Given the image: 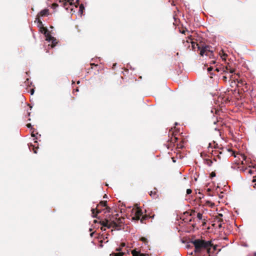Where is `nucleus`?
<instances>
[{
    "instance_id": "obj_30",
    "label": "nucleus",
    "mask_w": 256,
    "mask_h": 256,
    "mask_svg": "<svg viewBox=\"0 0 256 256\" xmlns=\"http://www.w3.org/2000/svg\"><path fill=\"white\" fill-rule=\"evenodd\" d=\"M58 6V4H56V3L53 4L52 5V7L53 8L57 7Z\"/></svg>"
},
{
    "instance_id": "obj_16",
    "label": "nucleus",
    "mask_w": 256,
    "mask_h": 256,
    "mask_svg": "<svg viewBox=\"0 0 256 256\" xmlns=\"http://www.w3.org/2000/svg\"><path fill=\"white\" fill-rule=\"evenodd\" d=\"M205 164L208 166H210L212 165V161L210 159H206Z\"/></svg>"
},
{
    "instance_id": "obj_38",
    "label": "nucleus",
    "mask_w": 256,
    "mask_h": 256,
    "mask_svg": "<svg viewBox=\"0 0 256 256\" xmlns=\"http://www.w3.org/2000/svg\"><path fill=\"white\" fill-rule=\"evenodd\" d=\"M146 255L144 254L140 253L139 256H146Z\"/></svg>"
},
{
    "instance_id": "obj_24",
    "label": "nucleus",
    "mask_w": 256,
    "mask_h": 256,
    "mask_svg": "<svg viewBox=\"0 0 256 256\" xmlns=\"http://www.w3.org/2000/svg\"><path fill=\"white\" fill-rule=\"evenodd\" d=\"M36 20H38V22L40 24V25L43 26L42 22L39 17L36 16Z\"/></svg>"
},
{
    "instance_id": "obj_53",
    "label": "nucleus",
    "mask_w": 256,
    "mask_h": 256,
    "mask_svg": "<svg viewBox=\"0 0 256 256\" xmlns=\"http://www.w3.org/2000/svg\"><path fill=\"white\" fill-rule=\"evenodd\" d=\"M242 82H243L241 80L240 83L242 84Z\"/></svg>"
},
{
    "instance_id": "obj_40",
    "label": "nucleus",
    "mask_w": 256,
    "mask_h": 256,
    "mask_svg": "<svg viewBox=\"0 0 256 256\" xmlns=\"http://www.w3.org/2000/svg\"><path fill=\"white\" fill-rule=\"evenodd\" d=\"M212 144L210 143V144H209L208 148H212Z\"/></svg>"
},
{
    "instance_id": "obj_20",
    "label": "nucleus",
    "mask_w": 256,
    "mask_h": 256,
    "mask_svg": "<svg viewBox=\"0 0 256 256\" xmlns=\"http://www.w3.org/2000/svg\"><path fill=\"white\" fill-rule=\"evenodd\" d=\"M124 254V253L122 252H118V253H114L112 254H110V256H122Z\"/></svg>"
},
{
    "instance_id": "obj_41",
    "label": "nucleus",
    "mask_w": 256,
    "mask_h": 256,
    "mask_svg": "<svg viewBox=\"0 0 256 256\" xmlns=\"http://www.w3.org/2000/svg\"><path fill=\"white\" fill-rule=\"evenodd\" d=\"M218 216V217L222 218V214H219Z\"/></svg>"
},
{
    "instance_id": "obj_31",
    "label": "nucleus",
    "mask_w": 256,
    "mask_h": 256,
    "mask_svg": "<svg viewBox=\"0 0 256 256\" xmlns=\"http://www.w3.org/2000/svg\"><path fill=\"white\" fill-rule=\"evenodd\" d=\"M34 89L32 88L30 90V92L31 94H34Z\"/></svg>"
},
{
    "instance_id": "obj_42",
    "label": "nucleus",
    "mask_w": 256,
    "mask_h": 256,
    "mask_svg": "<svg viewBox=\"0 0 256 256\" xmlns=\"http://www.w3.org/2000/svg\"><path fill=\"white\" fill-rule=\"evenodd\" d=\"M31 135H32V137H34L35 136V134H34V132H32Z\"/></svg>"
},
{
    "instance_id": "obj_34",
    "label": "nucleus",
    "mask_w": 256,
    "mask_h": 256,
    "mask_svg": "<svg viewBox=\"0 0 256 256\" xmlns=\"http://www.w3.org/2000/svg\"><path fill=\"white\" fill-rule=\"evenodd\" d=\"M26 126H27L28 128H32V124H26Z\"/></svg>"
},
{
    "instance_id": "obj_35",
    "label": "nucleus",
    "mask_w": 256,
    "mask_h": 256,
    "mask_svg": "<svg viewBox=\"0 0 256 256\" xmlns=\"http://www.w3.org/2000/svg\"><path fill=\"white\" fill-rule=\"evenodd\" d=\"M122 248L120 246V248H118L116 249V251H118V252H120V251H121L122 250Z\"/></svg>"
},
{
    "instance_id": "obj_18",
    "label": "nucleus",
    "mask_w": 256,
    "mask_h": 256,
    "mask_svg": "<svg viewBox=\"0 0 256 256\" xmlns=\"http://www.w3.org/2000/svg\"><path fill=\"white\" fill-rule=\"evenodd\" d=\"M140 241L142 242L145 244H148V240L147 238H144V237L140 238Z\"/></svg>"
},
{
    "instance_id": "obj_45",
    "label": "nucleus",
    "mask_w": 256,
    "mask_h": 256,
    "mask_svg": "<svg viewBox=\"0 0 256 256\" xmlns=\"http://www.w3.org/2000/svg\"><path fill=\"white\" fill-rule=\"evenodd\" d=\"M93 234H94V233H93V232H92V233H91V234H90V236H92V235H93Z\"/></svg>"
},
{
    "instance_id": "obj_44",
    "label": "nucleus",
    "mask_w": 256,
    "mask_h": 256,
    "mask_svg": "<svg viewBox=\"0 0 256 256\" xmlns=\"http://www.w3.org/2000/svg\"><path fill=\"white\" fill-rule=\"evenodd\" d=\"M212 70V68L211 67L208 68V70L210 71Z\"/></svg>"
},
{
    "instance_id": "obj_4",
    "label": "nucleus",
    "mask_w": 256,
    "mask_h": 256,
    "mask_svg": "<svg viewBox=\"0 0 256 256\" xmlns=\"http://www.w3.org/2000/svg\"><path fill=\"white\" fill-rule=\"evenodd\" d=\"M106 203V201H101L97 205L96 208H92L91 210L92 216L94 218H98V214L100 213L102 210H106V212H110L111 208L107 206Z\"/></svg>"
},
{
    "instance_id": "obj_46",
    "label": "nucleus",
    "mask_w": 256,
    "mask_h": 256,
    "mask_svg": "<svg viewBox=\"0 0 256 256\" xmlns=\"http://www.w3.org/2000/svg\"><path fill=\"white\" fill-rule=\"evenodd\" d=\"M254 256H256V252L254 253Z\"/></svg>"
},
{
    "instance_id": "obj_8",
    "label": "nucleus",
    "mask_w": 256,
    "mask_h": 256,
    "mask_svg": "<svg viewBox=\"0 0 256 256\" xmlns=\"http://www.w3.org/2000/svg\"><path fill=\"white\" fill-rule=\"evenodd\" d=\"M44 33L46 35V40L48 42H50L52 40L56 41V38L52 36L49 33H48V30L46 28H42Z\"/></svg>"
},
{
    "instance_id": "obj_21",
    "label": "nucleus",
    "mask_w": 256,
    "mask_h": 256,
    "mask_svg": "<svg viewBox=\"0 0 256 256\" xmlns=\"http://www.w3.org/2000/svg\"><path fill=\"white\" fill-rule=\"evenodd\" d=\"M215 219H216V221L218 222H219V223L223 222V220L221 218L218 217V216H216V217Z\"/></svg>"
},
{
    "instance_id": "obj_32",
    "label": "nucleus",
    "mask_w": 256,
    "mask_h": 256,
    "mask_svg": "<svg viewBox=\"0 0 256 256\" xmlns=\"http://www.w3.org/2000/svg\"><path fill=\"white\" fill-rule=\"evenodd\" d=\"M126 246V244L124 242H122L121 244H120V247L122 248L123 247H124Z\"/></svg>"
},
{
    "instance_id": "obj_15",
    "label": "nucleus",
    "mask_w": 256,
    "mask_h": 256,
    "mask_svg": "<svg viewBox=\"0 0 256 256\" xmlns=\"http://www.w3.org/2000/svg\"><path fill=\"white\" fill-rule=\"evenodd\" d=\"M176 146L178 148H182L184 146L183 140H181L179 144L178 142L176 143Z\"/></svg>"
},
{
    "instance_id": "obj_25",
    "label": "nucleus",
    "mask_w": 256,
    "mask_h": 256,
    "mask_svg": "<svg viewBox=\"0 0 256 256\" xmlns=\"http://www.w3.org/2000/svg\"><path fill=\"white\" fill-rule=\"evenodd\" d=\"M50 42H52V44H51L52 48H54V46H55L56 44H57L56 40L54 41L53 40H52Z\"/></svg>"
},
{
    "instance_id": "obj_22",
    "label": "nucleus",
    "mask_w": 256,
    "mask_h": 256,
    "mask_svg": "<svg viewBox=\"0 0 256 256\" xmlns=\"http://www.w3.org/2000/svg\"><path fill=\"white\" fill-rule=\"evenodd\" d=\"M252 182L254 183L253 184V188L256 189V176H254L253 180H252Z\"/></svg>"
},
{
    "instance_id": "obj_5",
    "label": "nucleus",
    "mask_w": 256,
    "mask_h": 256,
    "mask_svg": "<svg viewBox=\"0 0 256 256\" xmlns=\"http://www.w3.org/2000/svg\"><path fill=\"white\" fill-rule=\"evenodd\" d=\"M142 216V210L140 208H138L135 212L134 216L133 219L135 220H140V218ZM148 218H150L149 216H148L146 214H145L144 216H142V218L140 219V222L142 223L146 224V222H144V221Z\"/></svg>"
},
{
    "instance_id": "obj_12",
    "label": "nucleus",
    "mask_w": 256,
    "mask_h": 256,
    "mask_svg": "<svg viewBox=\"0 0 256 256\" xmlns=\"http://www.w3.org/2000/svg\"><path fill=\"white\" fill-rule=\"evenodd\" d=\"M242 158V164H244L249 162L250 158H247L246 156L244 154H238Z\"/></svg>"
},
{
    "instance_id": "obj_43",
    "label": "nucleus",
    "mask_w": 256,
    "mask_h": 256,
    "mask_svg": "<svg viewBox=\"0 0 256 256\" xmlns=\"http://www.w3.org/2000/svg\"><path fill=\"white\" fill-rule=\"evenodd\" d=\"M248 172H249L250 174H252V170H249Z\"/></svg>"
},
{
    "instance_id": "obj_11",
    "label": "nucleus",
    "mask_w": 256,
    "mask_h": 256,
    "mask_svg": "<svg viewBox=\"0 0 256 256\" xmlns=\"http://www.w3.org/2000/svg\"><path fill=\"white\" fill-rule=\"evenodd\" d=\"M59 2L62 3V5L64 7H66L68 4L72 5L73 0H58Z\"/></svg>"
},
{
    "instance_id": "obj_33",
    "label": "nucleus",
    "mask_w": 256,
    "mask_h": 256,
    "mask_svg": "<svg viewBox=\"0 0 256 256\" xmlns=\"http://www.w3.org/2000/svg\"><path fill=\"white\" fill-rule=\"evenodd\" d=\"M102 226L101 228V230H103V231H104L106 230V228H105L106 226Z\"/></svg>"
},
{
    "instance_id": "obj_50",
    "label": "nucleus",
    "mask_w": 256,
    "mask_h": 256,
    "mask_svg": "<svg viewBox=\"0 0 256 256\" xmlns=\"http://www.w3.org/2000/svg\"><path fill=\"white\" fill-rule=\"evenodd\" d=\"M76 91H78V88H76Z\"/></svg>"
},
{
    "instance_id": "obj_28",
    "label": "nucleus",
    "mask_w": 256,
    "mask_h": 256,
    "mask_svg": "<svg viewBox=\"0 0 256 256\" xmlns=\"http://www.w3.org/2000/svg\"><path fill=\"white\" fill-rule=\"evenodd\" d=\"M216 176V173L214 172H212L211 174H210V177L211 178H213V177H214Z\"/></svg>"
},
{
    "instance_id": "obj_13",
    "label": "nucleus",
    "mask_w": 256,
    "mask_h": 256,
    "mask_svg": "<svg viewBox=\"0 0 256 256\" xmlns=\"http://www.w3.org/2000/svg\"><path fill=\"white\" fill-rule=\"evenodd\" d=\"M29 149L30 150H33L35 154L37 153L36 150L38 148V146H36L35 144H30L28 145Z\"/></svg>"
},
{
    "instance_id": "obj_47",
    "label": "nucleus",
    "mask_w": 256,
    "mask_h": 256,
    "mask_svg": "<svg viewBox=\"0 0 256 256\" xmlns=\"http://www.w3.org/2000/svg\"><path fill=\"white\" fill-rule=\"evenodd\" d=\"M94 223H96V222H97V220H94Z\"/></svg>"
},
{
    "instance_id": "obj_1",
    "label": "nucleus",
    "mask_w": 256,
    "mask_h": 256,
    "mask_svg": "<svg viewBox=\"0 0 256 256\" xmlns=\"http://www.w3.org/2000/svg\"><path fill=\"white\" fill-rule=\"evenodd\" d=\"M194 246L195 252H200L202 251L206 250L207 254L210 256L212 248L216 250V246H214L211 241H206L202 239H196L191 242Z\"/></svg>"
},
{
    "instance_id": "obj_19",
    "label": "nucleus",
    "mask_w": 256,
    "mask_h": 256,
    "mask_svg": "<svg viewBox=\"0 0 256 256\" xmlns=\"http://www.w3.org/2000/svg\"><path fill=\"white\" fill-rule=\"evenodd\" d=\"M221 52L222 54V55L221 56V57L223 60H226V58L227 57L228 55H227V54H226V53L224 52L223 50H222Z\"/></svg>"
},
{
    "instance_id": "obj_52",
    "label": "nucleus",
    "mask_w": 256,
    "mask_h": 256,
    "mask_svg": "<svg viewBox=\"0 0 256 256\" xmlns=\"http://www.w3.org/2000/svg\"><path fill=\"white\" fill-rule=\"evenodd\" d=\"M34 143H37V142L36 141H34Z\"/></svg>"
},
{
    "instance_id": "obj_48",
    "label": "nucleus",
    "mask_w": 256,
    "mask_h": 256,
    "mask_svg": "<svg viewBox=\"0 0 256 256\" xmlns=\"http://www.w3.org/2000/svg\"><path fill=\"white\" fill-rule=\"evenodd\" d=\"M90 65H92H92L96 66L94 64H90Z\"/></svg>"
},
{
    "instance_id": "obj_17",
    "label": "nucleus",
    "mask_w": 256,
    "mask_h": 256,
    "mask_svg": "<svg viewBox=\"0 0 256 256\" xmlns=\"http://www.w3.org/2000/svg\"><path fill=\"white\" fill-rule=\"evenodd\" d=\"M140 252L136 251V250H132V256H139Z\"/></svg>"
},
{
    "instance_id": "obj_39",
    "label": "nucleus",
    "mask_w": 256,
    "mask_h": 256,
    "mask_svg": "<svg viewBox=\"0 0 256 256\" xmlns=\"http://www.w3.org/2000/svg\"><path fill=\"white\" fill-rule=\"evenodd\" d=\"M215 63H216V61H215V60H212V61L210 62V64H215Z\"/></svg>"
},
{
    "instance_id": "obj_29",
    "label": "nucleus",
    "mask_w": 256,
    "mask_h": 256,
    "mask_svg": "<svg viewBox=\"0 0 256 256\" xmlns=\"http://www.w3.org/2000/svg\"><path fill=\"white\" fill-rule=\"evenodd\" d=\"M222 80L224 81V82H226L227 80V77L226 76H222Z\"/></svg>"
},
{
    "instance_id": "obj_37",
    "label": "nucleus",
    "mask_w": 256,
    "mask_h": 256,
    "mask_svg": "<svg viewBox=\"0 0 256 256\" xmlns=\"http://www.w3.org/2000/svg\"><path fill=\"white\" fill-rule=\"evenodd\" d=\"M194 212H195V211H192L191 212V214H190V216H193L194 214Z\"/></svg>"
},
{
    "instance_id": "obj_7",
    "label": "nucleus",
    "mask_w": 256,
    "mask_h": 256,
    "mask_svg": "<svg viewBox=\"0 0 256 256\" xmlns=\"http://www.w3.org/2000/svg\"><path fill=\"white\" fill-rule=\"evenodd\" d=\"M229 70L230 73L232 74L234 72V69L232 68L229 69L228 66H220L218 67H216V70L218 72H222V74H224L228 72V70Z\"/></svg>"
},
{
    "instance_id": "obj_23",
    "label": "nucleus",
    "mask_w": 256,
    "mask_h": 256,
    "mask_svg": "<svg viewBox=\"0 0 256 256\" xmlns=\"http://www.w3.org/2000/svg\"><path fill=\"white\" fill-rule=\"evenodd\" d=\"M84 8L83 6V4H81L80 6V9H79V11L80 12L81 14H82L83 12V10H84Z\"/></svg>"
},
{
    "instance_id": "obj_26",
    "label": "nucleus",
    "mask_w": 256,
    "mask_h": 256,
    "mask_svg": "<svg viewBox=\"0 0 256 256\" xmlns=\"http://www.w3.org/2000/svg\"><path fill=\"white\" fill-rule=\"evenodd\" d=\"M197 218L200 220H202V214L201 213H198L197 214Z\"/></svg>"
},
{
    "instance_id": "obj_36",
    "label": "nucleus",
    "mask_w": 256,
    "mask_h": 256,
    "mask_svg": "<svg viewBox=\"0 0 256 256\" xmlns=\"http://www.w3.org/2000/svg\"><path fill=\"white\" fill-rule=\"evenodd\" d=\"M218 227L219 228H220L222 227V222H220L218 226Z\"/></svg>"
},
{
    "instance_id": "obj_3",
    "label": "nucleus",
    "mask_w": 256,
    "mask_h": 256,
    "mask_svg": "<svg viewBox=\"0 0 256 256\" xmlns=\"http://www.w3.org/2000/svg\"><path fill=\"white\" fill-rule=\"evenodd\" d=\"M118 214L114 216H106L104 220H100L99 223L104 226H106L108 228L114 227L116 226V222L118 220Z\"/></svg>"
},
{
    "instance_id": "obj_6",
    "label": "nucleus",
    "mask_w": 256,
    "mask_h": 256,
    "mask_svg": "<svg viewBox=\"0 0 256 256\" xmlns=\"http://www.w3.org/2000/svg\"><path fill=\"white\" fill-rule=\"evenodd\" d=\"M171 134L172 137L170 138V139L167 142L168 144H166V146L168 148H171L173 146L176 145V143H178V138L176 136V134L174 132H172Z\"/></svg>"
},
{
    "instance_id": "obj_51",
    "label": "nucleus",
    "mask_w": 256,
    "mask_h": 256,
    "mask_svg": "<svg viewBox=\"0 0 256 256\" xmlns=\"http://www.w3.org/2000/svg\"><path fill=\"white\" fill-rule=\"evenodd\" d=\"M208 191H210V188H208Z\"/></svg>"
},
{
    "instance_id": "obj_14",
    "label": "nucleus",
    "mask_w": 256,
    "mask_h": 256,
    "mask_svg": "<svg viewBox=\"0 0 256 256\" xmlns=\"http://www.w3.org/2000/svg\"><path fill=\"white\" fill-rule=\"evenodd\" d=\"M150 195L154 198H156L158 196L157 192L156 190L151 191L150 193Z\"/></svg>"
},
{
    "instance_id": "obj_10",
    "label": "nucleus",
    "mask_w": 256,
    "mask_h": 256,
    "mask_svg": "<svg viewBox=\"0 0 256 256\" xmlns=\"http://www.w3.org/2000/svg\"><path fill=\"white\" fill-rule=\"evenodd\" d=\"M122 220H123V218H118V220H116V224L117 226H116L114 227H112V228H114L116 230H120V228L122 226Z\"/></svg>"
},
{
    "instance_id": "obj_9",
    "label": "nucleus",
    "mask_w": 256,
    "mask_h": 256,
    "mask_svg": "<svg viewBox=\"0 0 256 256\" xmlns=\"http://www.w3.org/2000/svg\"><path fill=\"white\" fill-rule=\"evenodd\" d=\"M49 15V10L48 8H45L42 10L36 16L38 17L46 16Z\"/></svg>"
},
{
    "instance_id": "obj_27",
    "label": "nucleus",
    "mask_w": 256,
    "mask_h": 256,
    "mask_svg": "<svg viewBox=\"0 0 256 256\" xmlns=\"http://www.w3.org/2000/svg\"><path fill=\"white\" fill-rule=\"evenodd\" d=\"M192 190H191V189L188 188V189L186 190V194H190L192 193Z\"/></svg>"
},
{
    "instance_id": "obj_49",
    "label": "nucleus",
    "mask_w": 256,
    "mask_h": 256,
    "mask_svg": "<svg viewBox=\"0 0 256 256\" xmlns=\"http://www.w3.org/2000/svg\"><path fill=\"white\" fill-rule=\"evenodd\" d=\"M80 83V81H78V82H77V84H79Z\"/></svg>"
},
{
    "instance_id": "obj_2",
    "label": "nucleus",
    "mask_w": 256,
    "mask_h": 256,
    "mask_svg": "<svg viewBox=\"0 0 256 256\" xmlns=\"http://www.w3.org/2000/svg\"><path fill=\"white\" fill-rule=\"evenodd\" d=\"M192 46L193 50H194L197 48L198 50H200V54L202 56L204 55H206V56H208L210 58H212L213 56V51L210 50V46H202V48L199 46L198 44L196 42H192Z\"/></svg>"
}]
</instances>
